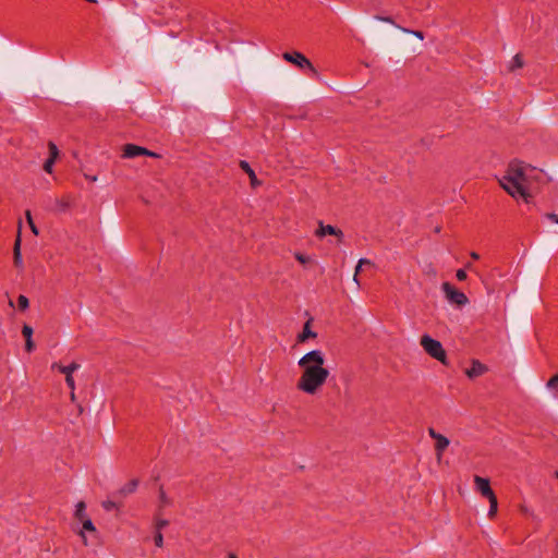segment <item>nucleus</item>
<instances>
[{"label":"nucleus","mask_w":558,"mask_h":558,"mask_svg":"<svg viewBox=\"0 0 558 558\" xmlns=\"http://www.w3.org/2000/svg\"><path fill=\"white\" fill-rule=\"evenodd\" d=\"M420 344L430 357L437 360L444 365H448L446 351L438 340L433 339L427 333H424L421 337Z\"/></svg>","instance_id":"3"},{"label":"nucleus","mask_w":558,"mask_h":558,"mask_svg":"<svg viewBox=\"0 0 558 558\" xmlns=\"http://www.w3.org/2000/svg\"><path fill=\"white\" fill-rule=\"evenodd\" d=\"M325 356L320 350L304 354L298 362L302 373L296 381L298 390L314 396L326 384L329 371L324 366Z\"/></svg>","instance_id":"1"},{"label":"nucleus","mask_w":558,"mask_h":558,"mask_svg":"<svg viewBox=\"0 0 558 558\" xmlns=\"http://www.w3.org/2000/svg\"><path fill=\"white\" fill-rule=\"evenodd\" d=\"M315 235L317 238H323L325 235H335L338 238L339 242H341L344 236L341 229H338L331 225H324L323 222H319L318 229L315 231Z\"/></svg>","instance_id":"9"},{"label":"nucleus","mask_w":558,"mask_h":558,"mask_svg":"<svg viewBox=\"0 0 558 558\" xmlns=\"http://www.w3.org/2000/svg\"><path fill=\"white\" fill-rule=\"evenodd\" d=\"M488 371L487 366L481 363L478 360H473L471 363V367L465 371V374L469 378H475L482 376Z\"/></svg>","instance_id":"10"},{"label":"nucleus","mask_w":558,"mask_h":558,"mask_svg":"<svg viewBox=\"0 0 558 558\" xmlns=\"http://www.w3.org/2000/svg\"><path fill=\"white\" fill-rule=\"evenodd\" d=\"M28 299L25 295H20L17 299V310L24 312L28 308Z\"/></svg>","instance_id":"26"},{"label":"nucleus","mask_w":558,"mask_h":558,"mask_svg":"<svg viewBox=\"0 0 558 558\" xmlns=\"http://www.w3.org/2000/svg\"><path fill=\"white\" fill-rule=\"evenodd\" d=\"M56 204H57L58 210L60 213L66 211L71 206V202H70L69 197H62L60 199H57Z\"/></svg>","instance_id":"24"},{"label":"nucleus","mask_w":558,"mask_h":558,"mask_svg":"<svg viewBox=\"0 0 558 558\" xmlns=\"http://www.w3.org/2000/svg\"><path fill=\"white\" fill-rule=\"evenodd\" d=\"M162 513H159L156 511L155 518H154V527L155 532L159 531L161 532L162 529L169 525V521L161 518Z\"/></svg>","instance_id":"20"},{"label":"nucleus","mask_w":558,"mask_h":558,"mask_svg":"<svg viewBox=\"0 0 558 558\" xmlns=\"http://www.w3.org/2000/svg\"><path fill=\"white\" fill-rule=\"evenodd\" d=\"M142 155L154 157V158L160 157L158 154H156L151 150H148L145 147L137 146L134 144H126L124 146L122 157L123 158H134V157L142 156Z\"/></svg>","instance_id":"7"},{"label":"nucleus","mask_w":558,"mask_h":558,"mask_svg":"<svg viewBox=\"0 0 558 558\" xmlns=\"http://www.w3.org/2000/svg\"><path fill=\"white\" fill-rule=\"evenodd\" d=\"M361 266L363 265H369L371 264V260L367 259V258H361L359 262H357Z\"/></svg>","instance_id":"38"},{"label":"nucleus","mask_w":558,"mask_h":558,"mask_svg":"<svg viewBox=\"0 0 558 558\" xmlns=\"http://www.w3.org/2000/svg\"><path fill=\"white\" fill-rule=\"evenodd\" d=\"M102 508L107 511H111L113 509H118L119 505L113 500H106L102 502Z\"/></svg>","instance_id":"28"},{"label":"nucleus","mask_w":558,"mask_h":558,"mask_svg":"<svg viewBox=\"0 0 558 558\" xmlns=\"http://www.w3.org/2000/svg\"><path fill=\"white\" fill-rule=\"evenodd\" d=\"M80 366L81 365L78 363H76V362H72L71 364H69L66 366H64V365H62V364H60L58 362H54V363L51 364V369H53V371L57 369V371H59L60 373H62V374H64L66 376V374L73 375V373L75 371H77L80 368Z\"/></svg>","instance_id":"15"},{"label":"nucleus","mask_w":558,"mask_h":558,"mask_svg":"<svg viewBox=\"0 0 558 558\" xmlns=\"http://www.w3.org/2000/svg\"><path fill=\"white\" fill-rule=\"evenodd\" d=\"M137 486H138V481L131 480L129 483H126L119 489L118 495L125 497L130 494H133L136 490Z\"/></svg>","instance_id":"19"},{"label":"nucleus","mask_w":558,"mask_h":558,"mask_svg":"<svg viewBox=\"0 0 558 558\" xmlns=\"http://www.w3.org/2000/svg\"><path fill=\"white\" fill-rule=\"evenodd\" d=\"M13 255H14L15 266L22 267L23 260H22V255H21V222L19 223V232H17V236L14 242Z\"/></svg>","instance_id":"13"},{"label":"nucleus","mask_w":558,"mask_h":558,"mask_svg":"<svg viewBox=\"0 0 558 558\" xmlns=\"http://www.w3.org/2000/svg\"><path fill=\"white\" fill-rule=\"evenodd\" d=\"M523 65H524V61H523L522 56H521V54H519V53H517V54L512 58V60H511V62H510V64H509V71H510V72H513V71H515L517 69H521V68H523Z\"/></svg>","instance_id":"22"},{"label":"nucleus","mask_w":558,"mask_h":558,"mask_svg":"<svg viewBox=\"0 0 558 558\" xmlns=\"http://www.w3.org/2000/svg\"><path fill=\"white\" fill-rule=\"evenodd\" d=\"M470 256L472 259H475V260H477L480 258V255L476 252H471Z\"/></svg>","instance_id":"39"},{"label":"nucleus","mask_w":558,"mask_h":558,"mask_svg":"<svg viewBox=\"0 0 558 558\" xmlns=\"http://www.w3.org/2000/svg\"><path fill=\"white\" fill-rule=\"evenodd\" d=\"M22 335L25 338V350L27 352H32L35 349V343L33 341V328L29 325H24L22 328Z\"/></svg>","instance_id":"14"},{"label":"nucleus","mask_w":558,"mask_h":558,"mask_svg":"<svg viewBox=\"0 0 558 558\" xmlns=\"http://www.w3.org/2000/svg\"><path fill=\"white\" fill-rule=\"evenodd\" d=\"M456 277L459 281H464L466 279L468 275L464 269H458L456 272Z\"/></svg>","instance_id":"35"},{"label":"nucleus","mask_w":558,"mask_h":558,"mask_svg":"<svg viewBox=\"0 0 558 558\" xmlns=\"http://www.w3.org/2000/svg\"><path fill=\"white\" fill-rule=\"evenodd\" d=\"M557 477H558V472L556 473Z\"/></svg>","instance_id":"43"},{"label":"nucleus","mask_w":558,"mask_h":558,"mask_svg":"<svg viewBox=\"0 0 558 558\" xmlns=\"http://www.w3.org/2000/svg\"><path fill=\"white\" fill-rule=\"evenodd\" d=\"M474 484L476 492H478L483 497L488 499L489 497H493L495 495L494 490L490 487V482L488 478L475 475Z\"/></svg>","instance_id":"8"},{"label":"nucleus","mask_w":558,"mask_h":558,"mask_svg":"<svg viewBox=\"0 0 558 558\" xmlns=\"http://www.w3.org/2000/svg\"><path fill=\"white\" fill-rule=\"evenodd\" d=\"M53 161L52 160H49L47 159L44 163V170L47 172V173H52V167H53Z\"/></svg>","instance_id":"34"},{"label":"nucleus","mask_w":558,"mask_h":558,"mask_svg":"<svg viewBox=\"0 0 558 558\" xmlns=\"http://www.w3.org/2000/svg\"><path fill=\"white\" fill-rule=\"evenodd\" d=\"M361 265L357 263L356 267H355V272H354V277H353V280L359 284V280H357V275L359 272L361 271Z\"/></svg>","instance_id":"37"},{"label":"nucleus","mask_w":558,"mask_h":558,"mask_svg":"<svg viewBox=\"0 0 558 558\" xmlns=\"http://www.w3.org/2000/svg\"><path fill=\"white\" fill-rule=\"evenodd\" d=\"M311 324H312V318L308 319L304 324L302 332L298 336V340L300 342H304V341H306L310 338H315L316 337V332L312 331V329H311Z\"/></svg>","instance_id":"17"},{"label":"nucleus","mask_w":558,"mask_h":558,"mask_svg":"<svg viewBox=\"0 0 558 558\" xmlns=\"http://www.w3.org/2000/svg\"><path fill=\"white\" fill-rule=\"evenodd\" d=\"M86 178H87L89 181H92V182L97 181V177H96V175H92V177L86 175Z\"/></svg>","instance_id":"40"},{"label":"nucleus","mask_w":558,"mask_h":558,"mask_svg":"<svg viewBox=\"0 0 558 558\" xmlns=\"http://www.w3.org/2000/svg\"><path fill=\"white\" fill-rule=\"evenodd\" d=\"M374 19L380 22L389 23L391 25H395L396 27L398 26L390 16L375 15Z\"/></svg>","instance_id":"32"},{"label":"nucleus","mask_w":558,"mask_h":558,"mask_svg":"<svg viewBox=\"0 0 558 558\" xmlns=\"http://www.w3.org/2000/svg\"><path fill=\"white\" fill-rule=\"evenodd\" d=\"M294 257L301 264H307V263L311 262V257L310 256H306V255H304V254H302L300 252H295L294 253Z\"/></svg>","instance_id":"29"},{"label":"nucleus","mask_w":558,"mask_h":558,"mask_svg":"<svg viewBox=\"0 0 558 558\" xmlns=\"http://www.w3.org/2000/svg\"><path fill=\"white\" fill-rule=\"evenodd\" d=\"M427 432H428L429 437L435 440L434 449H435L436 458L438 461H441L444 452L450 445V440L446 436L436 432L433 427H429Z\"/></svg>","instance_id":"6"},{"label":"nucleus","mask_w":558,"mask_h":558,"mask_svg":"<svg viewBox=\"0 0 558 558\" xmlns=\"http://www.w3.org/2000/svg\"><path fill=\"white\" fill-rule=\"evenodd\" d=\"M239 165L240 168L248 175L250 183L253 189H256L262 185V181L257 179L255 171L252 169L247 161L241 160Z\"/></svg>","instance_id":"11"},{"label":"nucleus","mask_w":558,"mask_h":558,"mask_svg":"<svg viewBox=\"0 0 558 558\" xmlns=\"http://www.w3.org/2000/svg\"><path fill=\"white\" fill-rule=\"evenodd\" d=\"M65 383H66V386H68L71 390H75V381H74L73 375H71V374H66V376H65Z\"/></svg>","instance_id":"33"},{"label":"nucleus","mask_w":558,"mask_h":558,"mask_svg":"<svg viewBox=\"0 0 558 558\" xmlns=\"http://www.w3.org/2000/svg\"><path fill=\"white\" fill-rule=\"evenodd\" d=\"M173 505L172 498H170L161 485L159 487L158 506L157 512L162 513L163 509Z\"/></svg>","instance_id":"12"},{"label":"nucleus","mask_w":558,"mask_h":558,"mask_svg":"<svg viewBox=\"0 0 558 558\" xmlns=\"http://www.w3.org/2000/svg\"><path fill=\"white\" fill-rule=\"evenodd\" d=\"M534 168L519 160H512L505 173L498 178L500 186L514 199L530 203L532 199L531 179Z\"/></svg>","instance_id":"2"},{"label":"nucleus","mask_w":558,"mask_h":558,"mask_svg":"<svg viewBox=\"0 0 558 558\" xmlns=\"http://www.w3.org/2000/svg\"><path fill=\"white\" fill-rule=\"evenodd\" d=\"M441 290L446 296V299L451 303L458 306L465 305L469 302L468 296L462 291L458 290L454 286L449 282H444L441 284Z\"/></svg>","instance_id":"4"},{"label":"nucleus","mask_w":558,"mask_h":558,"mask_svg":"<svg viewBox=\"0 0 558 558\" xmlns=\"http://www.w3.org/2000/svg\"><path fill=\"white\" fill-rule=\"evenodd\" d=\"M546 218H547L548 220H550L551 222H554V223H557V225H558V215H557V214L548 213V214H546Z\"/></svg>","instance_id":"36"},{"label":"nucleus","mask_w":558,"mask_h":558,"mask_svg":"<svg viewBox=\"0 0 558 558\" xmlns=\"http://www.w3.org/2000/svg\"><path fill=\"white\" fill-rule=\"evenodd\" d=\"M282 58L290 63L295 64L300 69H307L310 70L313 75H317L318 72L313 65V63L301 52L294 51V52H284L282 54Z\"/></svg>","instance_id":"5"},{"label":"nucleus","mask_w":558,"mask_h":558,"mask_svg":"<svg viewBox=\"0 0 558 558\" xmlns=\"http://www.w3.org/2000/svg\"><path fill=\"white\" fill-rule=\"evenodd\" d=\"M154 543L157 547L161 548L163 546V535L161 532H155Z\"/></svg>","instance_id":"30"},{"label":"nucleus","mask_w":558,"mask_h":558,"mask_svg":"<svg viewBox=\"0 0 558 558\" xmlns=\"http://www.w3.org/2000/svg\"><path fill=\"white\" fill-rule=\"evenodd\" d=\"M81 523H82V529L78 530L77 533L82 537V541H83L84 545H87V539H86V536H85V531L90 532V533H96L97 530H96L93 521L90 520V518L82 521Z\"/></svg>","instance_id":"16"},{"label":"nucleus","mask_w":558,"mask_h":558,"mask_svg":"<svg viewBox=\"0 0 558 558\" xmlns=\"http://www.w3.org/2000/svg\"><path fill=\"white\" fill-rule=\"evenodd\" d=\"M228 558H236V556H235L234 554L230 553V554L228 555Z\"/></svg>","instance_id":"42"},{"label":"nucleus","mask_w":558,"mask_h":558,"mask_svg":"<svg viewBox=\"0 0 558 558\" xmlns=\"http://www.w3.org/2000/svg\"><path fill=\"white\" fill-rule=\"evenodd\" d=\"M74 518L78 522L89 519V517L86 513V504L84 501H78L75 505Z\"/></svg>","instance_id":"18"},{"label":"nucleus","mask_w":558,"mask_h":558,"mask_svg":"<svg viewBox=\"0 0 558 558\" xmlns=\"http://www.w3.org/2000/svg\"><path fill=\"white\" fill-rule=\"evenodd\" d=\"M71 400L74 401L75 400V393H74V390H71Z\"/></svg>","instance_id":"41"},{"label":"nucleus","mask_w":558,"mask_h":558,"mask_svg":"<svg viewBox=\"0 0 558 558\" xmlns=\"http://www.w3.org/2000/svg\"><path fill=\"white\" fill-rule=\"evenodd\" d=\"M48 148H49V158L48 159L56 162L57 158L59 157V149H58L57 145L53 142H49Z\"/></svg>","instance_id":"25"},{"label":"nucleus","mask_w":558,"mask_h":558,"mask_svg":"<svg viewBox=\"0 0 558 558\" xmlns=\"http://www.w3.org/2000/svg\"><path fill=\"white\" fill-rule=\"evenodd\" d=\"M400 31H402L403 33H411L413 34L415 37H417L418 39H423L424 38V35L422 32L420 31H410L408 28H404V27H401V26H397Z\"/></svg>","instance_id":"31"},{"label":"nucleus","mask_w":558,"mask_h":558,"mask_svg":"<svg viewBox=\"0 0 558 558\" xmlns=\"http://www.w3.org/2000/svg\"><path fill=\"white\" fill-rule=\"evenodd\" d=\"M25 217H26L27 223H28V226H29V228H31L32 232H33L35 235H38L39 231H38V229H37L36 225H35V223H34V221H33L32 214H31V211H29V210H26V213H25Z\"/></svg>","instance_id":"27"},{"label":"nucleus","mask_w":558,"mask_h":558,"mask_svg":"<svg viewBox=\"0 0 558 558\" xmlns=\"http://www.w3.org/2000/svg\"><path fill=\"white\" fill-rule=\"evenodd\" d=\"M546 387L554 398H558V373L547 381Z\"/></svg>","instance_id":"21"},{"label":"nucleus","mask_w":558,"mask_h":558,"mask_svg":"<svg viewBox=\"0 0 558 558\" xmlns=\"http://www.w3.org/2000/svg\"><path fill=\"white\" fill-rule=\"evenodd\" d=\"M488 501H489L488 517L492 519L496 515L497 510H498V500H497L496 495H494L493 497H489Z\"/></svg>","instance_id":"23"}]
</instances>
